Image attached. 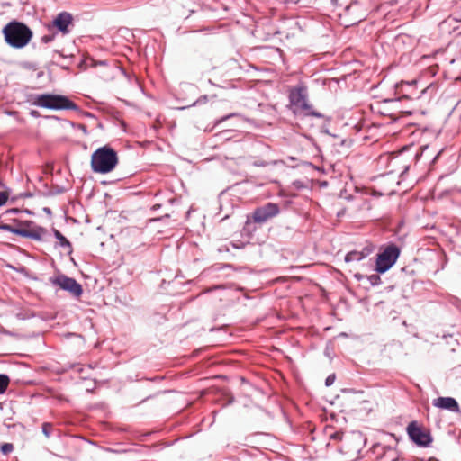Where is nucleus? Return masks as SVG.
I'll return each instance as SVG.
<instances>
[{"label":"nucleus","instance_id":"23","mask_svg":"<svg viewBox=\"0 0 461 461\" xmlns=\"http://www.w3.org/2000/svg\"><path fill=\"white\" fill-rule=\"evenodd\" d=\"M335 375H330L327 378H326V381H325V384L327 386H330L331 385L334 381H335Z\"/></svg>","mask_w":461,"mask_h":461},{"label":"nucleus","instance_id":"3","mask_svg":"<svg viewBox=\"0 0 461 461\" xmlns=\"http://www.w3.org/2000/svg\"><path fill=\"white\" fill-rule=\"evenodd\" d=\"M290 108L295 114L313 115L320 117L321 114L312 110L304 86H296L289 92Z\"/></svg>","mask_w":461,"mask_h":461},{"label":"nucleus","instance_id":"14","mask_svg":"<svg viewBox=\"0 0 461 461\" xmlns=\"http://www.w3.org/2000/svg\"><path fill=\"white\" fill-rule=\"evenodd\" d=\"M53 232L56 239L59 241V245L61 247L71 248V243L68 240V239L65 236L61 234L60 231H59L58 230H54Z\"/></svg>","mask_w":461,"mask_h":461},{"label":"nucleus","instance_id":"21","mask_svg":"<svg viewBox=\"0 0 461 461\" xmlns=\"http://www.w3.org/2000/svg\"><path fill=\"white\" fill-rule=\"evenodd\" d=\"M368 280L369 282L375 285H377L378 283H380V276L376 274H374V275H371L368 276Z\"/></svg>","mask_w":461,"mask_h":461},{"label":"nucleus","instance_id":"4","mask_svg":"<svg viewBox=\"0 0 461 461\" xmlns=\"http://www.w3.org/2000/svg\"><path fill=\"white\" fill-rule=\"evenodd\" d=\"M33 104L51 110H77V105L65 95L42 94L35 97Z\"/></svg>","mask_w":461,"mask_h":461},{"label":"nucleus","instance_id":"22","mask_svg":"<svg viewBox=\"0 0 461 461\" xmlns=\"http://www.w3.org/2000/svg\"><path fill=\"white\" fill-rule=\"evenodd\" d=\"M253 165L256 167H267L269 165V163L267 161L258 159V160L254 161Z\"/></svg>","mask_w":461,"mask_h":461},{"label":"nucleus","instance_id":"8","mask_svg":"<svg viewBox=\"0 0 461 461\" xmlns=\"http://www.w3.org/2000/svg\"><path fill=\"white\" fill-rule=\"evenodd\" d=\"M0 230L9 231L11 233L19 235L24 238H31L36 240H41L44 230L42 228L27 229V228H14L9 224H0Z\"/></svg>","mask_w":461,"mask_h":461},{"label":"nucleus","instance_id":"13","mask_svg":"<svg viewBox=\"0 0 461 461\" xmlns=\"http://www.w3.org/2000/svg\"><path fill=\"white\" fill-rule=\"evenodd\" d=\"M433 405L439 409H446L451 411H457L459 406L457 402L452 397H438L433 400Z\"/></svg>","mask_w":461,"mask_h":461},{"label":"nucleus","instance_id":"10","mask_svg":"<svg viewBox=\"0 0 461 461\" xmlns=\"http://www.w3.org/2000/svg\"><path fill=\"white\" fill-rule=\"evenodd\" d=\"M99 70L97 76L104 82H110L115 78L117 75H121L122 71L114 65L108 66L104 61L98 62Z\"/></svg>","mask_w":461,"mask_h":461},{"label":"nucleus","instance_id":"1","mask_svg":"<svg viewBox=\"0 0 461 461\" xmlns=\"http://www.w3.org/2000/svg\"><path fill=\"white\" fill-rule=\"evenodd\" d=\"M5 42L15 49L25 47L32 38V30L23 23L12 21L2 30Z\"/></svg>","mask_w":461,"mask_h":461},{"label":"nucleus","instance_id":"25","mask_svg":"<svg viewBox=\"0 0 461 461\" xmlns=\"http://www.w3.org/2000/svg\"><path fill=\"white\" fill-rule=\"evenodd\" d=\"M90 66L91 67H97L98 66V63L94 61L93 59L90 60ZM86 67H89V64H86Z\"/></svg>","mask_w":461,"mask_h":461},{"label":"nucleus","instance_id":"16","mask_svg":"<svg viewBox=\"0 0 461 461\" xmlns=\"http://www.w3.org/2000/svg\"><path fill=\"white\" fill-rule=\"evenodd\" d=\"M0 449L3 454L7 455L14 450V446L11 443H4L1 445Z\"/></svg>","mask_w":461,"mask_h":461},{"label":"nucleus","instance_id":"12","mask_svg":"<svg viewBox=\"0 0 461 461\" xmlns=\"http://www.w3.org/2000/svg\"><path fill=\"white\" fill-rule=\"evenodd\" d=\"M375 247L368 243L366 246H365L361 250H353L348 252L345 257V261L354 262V261H360L363 258H366L370 254L374 252Z\"/></svg>","mask_w":461,"mask_h":461},{"label":"nucleus","instance_id":"6","mask_svg":"<svg viewBox=\"0 0 461 461\" xmlns=\"http://www.w3.org/2000/svg\"><path fill=\"white\" fill-rule=\"evenodd\" d=\"M407 433L411 440L420 447H427L432 442V437L429 429L411 421L407 427Z\"/></svg>","mask_w":461,"mask_h":461},{"label":"nucleus","instance_id":"15","mask_svg":"<svg viewBox=\"0 0 461 461\" xmlns=\"http://www.w3.org/2000/svg\"><path fill=\"white\" fill-rule=\"evenodd\" d=\"M10 379L5 375H0V394L4 393L9 384Z\"/></svg>","mask_w":461,"mask_h":461},{"label":"nucleus","instance_id":"19","mask_svg":"<svg viewBox=\"0 0 461 461\" xmlns=\"http://www.w3.org/2000/svg\"><path fill=\"white\" fill-rule=\"evenodd\" d=\"M357 9H358V5L357 4H351V5H349L348 6L346 7L345 14L346 15H350L352 13H354Z\"/></svg>","mask_w":461,"mask_h":461},{"label":"nucleus","instance_id":"28","mask_svg":"<svg viewBox=\"0 0 461 461\" xmlns=\"http://www.w3.org/2000/svg\"><path fill=\"white\" fill-rule=\"evenodd\" d=\"M22 224H23V225H25V226H27V227H28V226L31 224V222H30V221H24V222H23V223H22Z\"/></svg>","mask_w":461,"mask_h":461},{"label":"nucleus","instance_id":"2","mask_svg":"<svg viewBox=\"0 0 461 461\" xmlns=\"http://www.w3.org/2000/svg\"><path fill=\"white\" fill-rule=\"evenodd\" d=\"M117 164V153L108 146L101 147L92 154L91 168L95 173H110L115 168Z\"/></svg>","mask_w":461,"mask_h":461},{"label":"nucleus","instance_id":"11","mask_svg":"<svg viewBox=\"0 0 461 461\" xmlns=\"http://www.w3.org/2000/svg\"><path fill=\"white\" fill-rule=\"evenodd\" d=\"M73 17L68 12H62L53 20V26L60 31L63 34L69 32L68 26L72 24Z\"/></svg>","mask_w":461,"mask_h":461},{"label":"nucleus","instance_id":"27","mask_svg":"<svg viewBox=\"0 0 461 461\" xmlns=\"http://www.w3.org/2000/svg\"><path fill=\"white\" fill-rule=\"evenodd\" d=\"M399 456L394 453V456L392 457L391 461H399Z\"/></svg>","mask_w":461,"mask_h":461},{"label":"nucleus","instance_id":"17","mask_svg":"<svg viewBox=\"0 0 461 461\" xmlns=\"http://www.w3.org/2000/svg\"><path fill=\"white\" fill-rule=\"evenodd\" d=\"M10 196V193L7 191H2L0 192V206H3L8 201V198Z\"/></svg>","mask_w":461,"mask_h":461},{"label":"nucleus","instance_id":"18","mask_svg":"<svg viewBox=\"0 0 461 461\" xmlns=\"http://www.w3.org/2000/svg\"><path fill=\"white\" fill-rule=\"evenodd\" d=\"M51 430L52 425L50 423L45 422L42 424V432L47 438L50 436Z\"/></svg>","mask_w":461,"mask_h":461},{"label":"nucleus","instance_id":"24","mask_svg":"<svg viewBox=\"0 0 461 461\" xmlns=\"http://www.w3.org/2000/svg\"><path fill=\"white\" fill-rule=\"evenodd\" d=\"M331 438H335V439H341V438H342V434H340V433H338V432H337V433L333 434V435L331 436Z\"/></svg>","mask_w":461,"mask_h":461},{"label":"nucleus","instance_id":"5","mask_svg":"<svg viewBox=\"0 0 461 461\" xmlns=\"http://www.w3.org/2000/svg\"><path fill=\"white\" fill-rule=\"evenodd\" d=\"M400 250L395 245H390L384 250L378 254L376 258L375 270L378 273L387 271L397 260Z\"/></svg>","mask_w":461,"mask_h":461},{"label":"nucleus","instance_id":"20","mask_svg":"<svg viewBox=\"0 0 461 461\" xmlns=\"http://www.w3.org/2000/svg\"><path fill=\"white\" fill-rule=\"evenodd\" d=\"M55 36H56V33H54V32L50 33V34H46L41 37V41L44 43H49L55 39Z\"/></svg>","mask_w":461,"mask_h":461},{"label":"nucleus","instance_id":"26","mask_svg":"<svg viewBox=\"0 0 461 461\" xmlns=\"http://www.w3.org/2000/svg\"><path fill=\"white\" fill-rule=\"evenodd\" d=\"M362 20L361 16H357L352 20V23H355L357 22H360Z\"/></svg>","mask_w":461,"mask_h":461},{"label":"nucleus","instance_id":"9","mask_svg":"<svg viewBox=\"0 0 461 461\" xmlns=\"http://www.w3.org/2000/svg\"><path fill=\"white\" fill-rule=\"evenodd\" d=\"M53 284L59 285L61 289L68 291L74 296L82 294V286L74 278L66 276H59L53 280Z\"/></svg>","mask_w":461,"mask_h":461},{"label":"nucleus","instance_id":"7","mask_svg":"<svg viewBox=\"0 0 461 461\" xmlns=\"http://www.w3.org/2000/svg\"><path fill=\"white\" fill-rule=\"evenodd\" d=\"M280 212L276 203H267L265 205L257 208L252 215V219L257 223H263L267 220L276 216Z\"/></svg>","mask_w":461,"mask_h":461}]
</instances>
